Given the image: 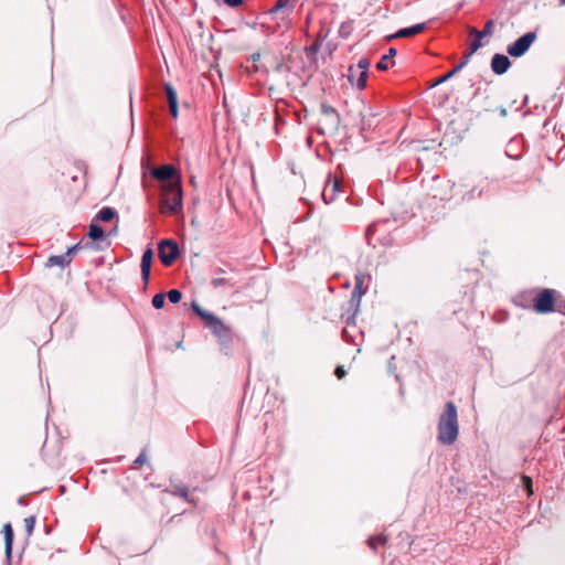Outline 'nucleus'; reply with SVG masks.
<instances>
[{
    "instance_id": "nucleus-1",
    "label": "nucleus",
    "mask_w": 565,
    "mask_h": 565,
    "mask_svg": "<svg viewBox=\"0 0 565 565\" xmlns=\"http://www.w3.org/2000/svg\"><path fill=\"white\" fill-rule=\"evenodd\" d=\"M192 311L202 319L205 328H207L217 339L220 350L228 354L233 344V331L217 316L203 309L198 302L191 303Z\"/></svg>"
},
{
    "instance_id": "nucleus-2",
    "label": "nucleus",
    "mask_w": 565,
    "mask_h": 565,
    "mask_svg": "<svg viewBox=\"0 0 565 565\" xmlns=\"http://www.w3.org/2000/svg\"><path fill=\"white\" fill-rule=\"evenodd\" d=\"M459 433L457 407L447 402L438 422V440L443 445H451L457 440Z\"/></svg>"
},
{
    "instance_id": "nucleus-3",
    "label": "nucleus",
    "mask_w": 565,
    "mask_h": 565,
    "mask_svg": "<svg viewBox=\"0 0 565 565\" xmlns=\"http://www.w3.org/2000/svg\"><path fill=\"white\" fill-rule=\"evenodd\" d=\"M160 199L161 213L177 214L182 210V188L181 182H173L161 189Z\"/></svg>"
},
{
    "instance_id": "nucleus-4",
    "label": "nucleus",
    "mask_w": 565,
    "mask_h": 565,
    "mask_svg": "<svg viewBox=\"0 0 565 565\" xmlns=\"http://www.w3.org/2000/svg\"><path fill=\"white\" fill-rule=\"evenodd\" d=\"M494 25V20L490 19L487 21L483 30L479 31L475 28L469 30L470 44L469 50L463 55V58H467V63L473 53H476L479 49L488 45L492 35V28Z\"/></svg>"
},
{
    "instance_id": "nucleus-5",
    "label": "nucleus",
    "mask_w": 565,
    "mask_h": 565,
    "mask_svg": "<svg viewBox=\"0 0 565 565\" xmlns=\"http://www.w3.org/2000/svg\"><path fill=\"white\" fill-rule=\"evenodd\" d=\"M557 290L551 288L540 289L533 299L532 308L536 313L547 315L555 311Z\"/></svg>"
},
{
    "instance_id": "nucleus-6",
    "label": "nucleus",
    "mask_w": 565,
    "mask_h": 565,
    "mask_svg": "<svg viewBox=\"0 0 565 565\" xmlns=\"http://www.w3.org/2000/svg\"><path fill=\"white\" fill-rule=\"evenodd\" d=\"M150 175L161 182V189L170 183L181 182L177 168L170 163L151 168Z\"/></svg>"
},
{
    "instance_id": "nucleus-7",
    "label": "nucleus",
    "mask_w": 565,
    "mask_h": 565,
    "mask_svg": "<svg viewBox=\"0 0 565 565\" xmlns=\"http://www.w3.org/2000/svg\"><path fill=\"white\" fill-rule=\"evenodd\" d=\"M158 255L164 266H171L180 257V248L174 239L166 238L158 244Z\"/></svg>"
},
{
    "instance_id": "nucleus-8",
    "label": "nucleus",
    "mask_w": 565,
    "mask_h": 565,
    "mask_svg": "<svg viewBox=\"0 0 565 565\" xmlns=\"http://www.w3.org/2000/svg\"><path fill=\"white\" fill-rule=\"evenodd\" d=\"M536 38L537 35L534 31L524 33L508 46V54L512 57L523 56L535 42Z\"/></svg>"
},
{
    "instance_id": "nucleus-9",
    "label": "nucleus",
    "mask_w": 565,
    "mask_h": 565,
    "mask_svg": "<svg viewBox=\"0 0 565 565\" xmlns=\"http://www.w3.org/2000/svg\"><path fill=\"white\" fill-rule=\"evenodd\" d=\"M152 259H153V250H152V248L148 247L143 252V254L141 256V263H140L141 279L145 285H148L149 279H150Z\"/></svg>"
},
{
    "instance_id": "nucleus-10",
    "label": "nucleus",
    "mask_w": 565,
    "mask_h": 565,
    "mask_svg": "<svg viewBox=\"0 0 565 565\" xmlns=\"http://www.w3.org/2000/svg\"><path fill=\"white\" fill-rule=\"evenodd\" d=\"M321 113L326 116V124L332 128L338 129L340 125V115L337 109L327 103H321Z\"/></svg>"
},
{
    "instance_id": "nucleus-11",
    "label": "nucleus",
    "mask_w": 565,
    "mask_h": 565,
    "mask_svg": "<svg viewBox=\"0 0 565 565\" xmlns=\"http://www.w3.org/2000/svg\"><path fill=\"white\" fill-rule=\"evenodd\" d=\"M164 492H168L174 497H180L188 502L193 503V498L190 497V491L186 486H184L181 482H171L170 487L164 490Z\"/></svg>"
},
{
    "instance_id": "nucleus-12",
    "label": "nucleus",
    "mask_w": 565,
    "mask_h": 565,
    "mask_svg": "<svg viewBox=\"0 0 565 565\" xmlns=\"http://www.w3.org/2000/svg\"><path fill=\"white\" fill-rule=\"evenodd\" d=\"M369 66L370 62L366 58H361L356 66H354L359 71V76L355 83L359 89H364L366 87Z\"/></svg>"
},
{
    "instance_id": "nucleus-13",
    "label": "nucleus",
    "mask_w": 565,
    "mask_h": 565,
    "mask_svg": "<svg viewBox=\"0 0 565 565\" xmlns=\"http://www.w3.org/2000/svg\"><path fill=\"white\" fill-rule=\"evenodd\" d=\"M166 96L170 109V114L173 118L178 117V95L171 84H164Z\"/></svg>"
},
{
    "instance_id": "nucleus-14",
    "label": "nucleus",
    "mask_w": 565,
    "mask_h": 565,
    "mask_svg": "<svg viewBox=\"0 0 565 565\" xmlns=\"http://www.w3.org/2000/svg\"><path fill=\"white\" fill-rule=\"evenodd\" d=\"M341 189V183L339 180L334 179L331 183H328L322 192L323 201L329 204L332 203L335 199L337 192Z\"/></svg>"
},
{
    "instance_id": "nucleus-15",
    "label": "nucleus",
    "mask_w": 565,
    "mask_h": 565,
    "mask_svg": "<svg viewBox=\"0 0 565 565\" xmlns=\"http://www.w3.org/2000/svg\"><path fill=\"white\" fill-rule=\"evenodd\" d=\"M3 535H4L6 557L8 561H10L11 555H12V545H13V539H14L13 529L10 523L4 524Z\"/></svg>"
},
{
    "instance_id": "nucleus-16",
    "label": "nucleus",
    "mask_w": 565,
    "mask_h": 565,
    "mask_svg": "<svg viewBox=\"0 0 565 565\" xmlns=\"http://www.w3.org/2000/svg\"><path fill=\"white\" fill-rule=\"evenodd\" d=\"M426 29V23L414 24L408 28L399 29L392 38H409L419 34Z\"/></svg>"
},
{
    "instance_id": "nucleus-17",
    "label": "nucleus",
    "mask_w": 565,
    "mask_h": 565,
    "mask_svg": "<svg viewBox=\"0 0 565 565\" xmlns=\"http://www.w3.org/2000/svg\"><path fill=\"white\" fill-rule=\"evenodd\" d=\"M397 51L394 47H391L387 54L383 55L379 63L376 64V68L379 71H387L391 65L394 64L393 57L396 55Z\"/></svg>"
},
{
    "instance_id": "nucleus-18",
    "label": "nucleus",
    "mask_w": 565,
    "mask_h": 565,
    "mask_svg": "<svg viewBox=\"0 0 565 565\" xmlns=\"http://www.w3.org/2000/svg\"><path fill=\"white\" fill-rule=\"evenodd\" d=\"M71 262H72V258L68 257V254L53 255V256L49 257V259L46 262V266L47 267H53V266L65 267Z\"/></svg>"
},
{
    "instance_id": "nucleus-19",
    "label": "nucleus",
    "mask_w": 565,
    "mask_h": 565,
    "mask_svg": "<svg viewBox=\"0 0 565 565\" xmlns=\"http://www.w3.org/2000/svg\"><path fill=\"white\" fill-rule=\"evenodd\" d=\"M376 125H377L376 114H374L373 111L370 110L367 114L362 115V120H361V130L362 131L372 130Z\"/></svg>"
},
{
    "instance_id": "nucleus-20",
    "label": "nucleus",
    "mask_w": 565,
    "mask_h": 565,
    "mask_svg": "<svg viewBox=\"0 0 565 565\" xmlns=\"http://www.w3.org/2000/svg\"><path fill=\"white\" fill-rule=\"evenodd\" d=\"M511 65L512 62L507 55L497 53V75L504 74Z\"/></svg>"
},
{
    "instance_id": "nucleus-21",
    "label": "nucleus",
    "mask_w": 565,
    "mask_h": 565,
    "mask_svg": "<svg viewBox=\"0 0 565 565\" xmlns=\"http://www.w3.org/2000/svg\"><path fill=\"white\" fill-rule=\"evenodd\" d=\"M116 215L117 212L114 207L105 206L102 210H99L96 218L102 222H110Z\"/></svg>"
},
{
    "instance_id": "nucleus-22",
    "label": "nucleus",
    "mask_w": 565,
    "mask_h": 565,
    "mask_svg": "<svg viewBox=\"0 0 565 565\" xmlns=\"http://www.w3.org/2000/svg\"><path fill=\"white\" fill-rule=\"evenodd\" d=\"M467 64V58H463L457 66H455L451 71L439 77L433 86L445 83L450 79L455 74H457L465 65Z\"/></svg>"
},
{
    "instance_id": "nucleus-23",
    "label": "nucleus",
    "mask_w": 565,
    "mask_h": 565,
    "mask_svg": "<svg viewBox=\"0 0 565 565\" xmlns=\"http://www.w3.org/2000/svg\"><path fill=\"white\" fill-rule=\"evenodd\" d=\"M484 85L486 87L482 88L481 84L478 85V87L476 88V92H475V98L477 100H481V99H484V107L488 109L491 107V102H487V99H489V96H483L486 93H487V89L488 87L490 86V83L489 82H484Z\"/></svg>"
},
{
    "instance_id": "nucleus-24",
    "label": "nucleus",
    "mask_w": 565,
    "mask_h": 565,
    "mask_svg": "<svg viewBox=\"0 0 565 565\" xmlns=\"http://www.w3.org/2000/svg\"><path fill=\"white\" fill-rule=\"evenodd\" d=\"M88 236L92 241H98L104 237V230L98 224L92 223L89 225Z\"/></svg>"
},
{
    "instance_id": "nucleus-25",
    "label": "nucleus",
    "mask_w": 565,
    "mask_h": 565,
    "mask_svg": "<svg viewBox=\"0 0 565 565\" xmlns=\"http://www.w3.org/2000/svg\"><path fill=\"white\" fill-rule=\"evenodd\" d=\"M484 191V186L480 184L475 185L469 192L463 195V200L471 201L478 196H481Z\"/></svg>"
},
{
    "instance_id": "nucleus-26",
    "label": "nucleus",
    "mask_w": 565,
    "mask_h": 565,
    "mask_svg": "<svg viewBox=\"0 0 565 565\" xmlns=\"http://www.w3.org/2000/svg\"><path fill=\"white\" fill-rule=\"evenodd\" d=\"M520 480H521V484H522L524 491L526 492L527 497H531L534 493L532 478L529 476L522 475L520 477Z\"/></svg>"
},
{
    "instance_id": "nucleus-27",
    "label": "nucleus",
    "mask_w": 565,
    "mask_h": 565,
    "mask_svg": "<svg viewBox=\"0 0 565 565\" xmlns=\"http://www.w3.org/2000/svg\"><path fill=\"white\" fill-rule=\"evenodd\" d=\"M387 539L386 536L384 535H376V536H371L369 540H367V545L370 548H372L373 551L376 550L377 545H384L386 543Z\"/></svg>"
},
{
    "instance_id": "nucleus-28",
    "label": "nucleus",
    "mask_w": 565,
    "mask_h": 565,
    "mask_svg": "<svg viewBox=\"0 0 565 565\" xmlns=\"http://www.w3.org/2000/svg\"><path fill=\"white\" fill-rule=\"evenodd\" d=\"M554 312H558V313L565 316V298L563 297V295L559 291L556 292V302H555V311Z\"/></svg>"
},
{
    "instance_id": "nucleus-29",
    "label": "nucleus",
    "mask_w": 565,
    "mask_h": 565,
    "mask_svg": "<svg viewBox=\"0 0 565 565\" xmlns=\"http://www.w3.org/2000/svg\"><path fill=\"white\" fill-rule=\"evenodd\" d=\"M211 285L214 288H218L221 286L234 287L235 282H232L230 279H226V278H223V277H214L211 280Z\"/></svg>"
},
{
    "instance_id": "nucleus-30",
    "label": "nucleus",
    "mask_w": 565,
    "mask_h": 565,
    "mask_svg": "<svg viewBox=\"0 0 565 565\" xmlns=\"http://www.w3.org/2000/svg\"><path fill=\"white\" fill-rule=\"evenodd\" d=\"M153 308L156 309H161L163 308L164 303H166V295L162 294V292H159V294H156L153 297H152V301H151Z\"/></svg>"
},
{
    "instance_id": "nucleus-31",
    "label": "nucleus",
    "mask_w": 565,
    "mask_h": 565,
    "mask_svg": "<svg viewBox=\"0 0 565 565\" xmlns=\"http://www.w3.org/2000/svg\"><path fill=\"white\" fill-rule=\"evenodd\" d=\"M166 297H168L171 303H178L182 299V292L179 289H171L167 292Z\"/></svg>"
},
{
    "instance_id": "nucleus-32",
    "label": "nucleus",
    "mask_w": 565,
    "mask_h": 565,
    "mask_svg": "<svg viewBox=\"0 0 565 565\" xmlns=\"http://www.w3.org/2000/svg\"><path fill=\"white\" fill-rule=\"evenodd\" d=\"M34 525H35V516L34 515H31V516H28L24 519V526H25L26 534L29 536L32 535Z\"/></svg>"
},
{
    "instance_id": "nucleus-33",
    "label": "nucleus",
    "mask_w": 565,
    "mask_h": 565,
    "mask_svg": "<svg viewBox=\"0 0 565 565\" xmlns=\"http://www.w3.org/2000/svg\"><path fill=\"white\" fill-rule=\"evenodd\" d=\"M348 79L351 84H355L356 83V78L359 76V71L354 67V66H350L348 68Z\"/></svg>"
},
{
    "instance_id": "nucleus-34",
    "label": "nucleus",
    "mask_w": 565,
    "mask_h": 565,
    "mask_svg": "<svg viewBox=\"0 0 565 565\" xmlns=\"http://www.w3.org/2000/svg\"><path fill=\"white\" fill-rule=\"evenodd\" d=\"M274 71L276 73H288V72H290V66L287 65L285 62H278L275 65Z\"/></svg>"
},
{
    "instance_id": "nucleus-35",
    "label": "nucleus",
    "mask_w": 565,
    "mask_h": 565,
    "mask_svg": "<svg viewBox=\"0 0 565 565\" xmlns=\"http://www.w3.org/2000/svg\"><path fill=\"white\" fill-rule=\"evenodd\" d=\"M146 461H147L146 449H143L139 454V456L136 458L134 463L137 465V466H141V465L146 463Z\"/></svg>"
},
{
    "instance_id": "nucleus-36",
    "label": "nucleus",
    "mask_w": 565,
    "mask_h": 565,
    "mask_svg": "<svg viewBox=\"0 0 565 565\" xmlns=\"http://www.w3.org/2000/svg\"><path fill=\"white\" fill-rule=\"evenodd\" d=\"M287 6V0H278L277 3L274 6V8L270 10V13H276L280 9L285 8Z\"/></svg>"
},
{
    "instance_id": "nucleus-37",
    "label": "nucleus",
    "mask_w": 565,
    "mask_h": 565,
    "mask_svg": "<svg viewBox=\"0 0 565 565\" xmlns=\"http://www.w3.org/2000/svg\"><path fill=\"white\" fill-rule=\"evenodd\" d=\"M82 248V245L81 243H77L71 247L67 248L66 253L65 254H68V257H73V255L75 254L76 250L81 249Z\"/></svg>"
},
{
    "instance_id": "nucleus-38",
    "label": "nucleus",
    "mask_w": 565,
    "mask_h": 565,
    "mask_svg": "<svg viewBox=\"0 0 565 565\" xmlns=\"http://www.w3.org/2000/svg\"><path fill=\"white\" fill-rule=\"evenodd\" d=\"M345 374H347V372H345V370H344V367L342 365H339V366L335 367L334 375L339 380L343 379L345 376Z\"/></svg>"
},
{
    "instance_id": "nucleus-39",
    "label": "nucleus",
    "mask_w": 565,
    "mask_h": 565,
    "mask_svg": "<svg viewBox=\"0 0 565 565\" xmlns=\"http://www.w3.org/2000/svg\"><path fill=\"white\" fill-rule=\"evenodd\" d=\"M224 3L231 8H237L243 4V0H224Z\"/></svg>"
},
{
    "instance_id": "nucleus-40",
    "label": "nucleus",
    "mask_w": 565,
    "mask_h": 565,
    "mask_svg": "<svg viewBox=\"0 0 565 565\" xmlns=\"http://www.w3.org/2000/svg\"><path fill=\"white\" fill-rule=\"evenodd\" d=\"M342 338L344 341L347 342H351L352 341V338L350 337L349 332L347 331V329H343L342 330Z\"/></svg>"
},
{
    "instance_id": "nucleus-41",
    "label": "nucleus",
    "mask_w": 565,
    "mask_h": 565,
    "mask_svg": "<svg viewBox=\"0 0 565 565\" xmlns=\"http://www.w3.org/2000/svg\"><path fill=\"white\" fill-rule=\"evenodd\" d=\"M375 226H376L375 224H371V225H369V227L366 228V235H367V236H370L371 234H373V233H374V231H375Z\"/></svg>"
},
{
    "instance_id": "nucleus-42",
    "label": "nucleus",
    "mask_w": 565,
    "mask_h": 565,
    "mask_svg": "<svg viewBox=\"0 0 565 565\" xmlns=\"http://www.w3.org/2000/svg\"><path fill=\"white\" fill-rule=\"evenodd\" d=\"M250 60H252L253 62H257V61H259V60H260V53H259V52L253 53V54L250 55Z\"/></svg>"
},
{
    "instance_id": "nucleus-43",
    "label": "nucleus",
    "mask_w": 565,
    "mask_h": 565,
    "mask_svg": "<svg viewBox=\"0 0 565 565\" xmlns=\"http://www.w3.org/2000/svg\"><path fill=\"white\" fill-rule=\"evenodd\" d=\"M360 286H361V281H360L359 277H356V286L353 290V295H355L358 292V290H360Z\"/></svg>"
},
{
    "instance_id": "nucleus-44",
    "label": "nucleus",
    "mask_w": 565,
    "mask_h": 565,
    "mask_svg": "<svg viewBox=\"0 0 565 565\" xmlns=\"http://www.w3.org/2000/svg\"><path fill=\"white\" fill-rule=\"evenodd\" d=\"M490 67L494 72V55L490 58Z\"/></svg>"
},
{
    "instance_id": "nucleus-45",
    "label": "nucleus",
    "mask_w": 565,
    "mask_h": 565,
    "mask_svg": "<svg viewBox=\"0 0 565 565\" xmlns=\"http://www.w3.org/2000/svg\"><path fill=\"white\" fill-rule=\"evenodd\" d=\"M224 273H225V270H224V269H222V268H217V269H215V274H216V275H218V274H224Z\"/></svg>"
},
{
    "instance_id": "nucleus-46",
    "label": "nucleus",
    "mask_w": 565,
    "mask_h": 565,
    "mask_svg": "<svg viewBox=\"0 0 565 565\" xmlns=\"http://www.w3.org/2000/svg\"><path fill=\"white\" fill-rule=\"evenodd\" d=\"M500 113H501L502 116H505L507 115V109L505 108H501Z\"/></svg>"
},
{
    "instance_id": "nucleus-47",
    "label": "nucleus",
    "mask_w": 565,
    "mask_h": 565,
    "mask_svg": "<svg viewBox=\"0 0 565 565\" xmlns=\"http://www.w3.org/2000/svg\"><path fill=\"white\" fill-rule=\"evenodd\" d=\"M351 323H353V319L349 318V319L347 320V324L349 326V324H351Z\"/></svg>"
},
{
    "instance_id": "nucleus-48",
    "label": "nucleus",
    "mask_w": 565,
    "mask_h": 565,
    "mask_svg": "<svg viewBox=\"0 0 565 565\" xmlns=\"http://www.w3.org/2000/svg\"><path fill=\"white\" fill-rule=\"evenodd\" d=\"M561 4H563V6H564V4H565V0H561Z\"/></svg>"
}]
</instances>
